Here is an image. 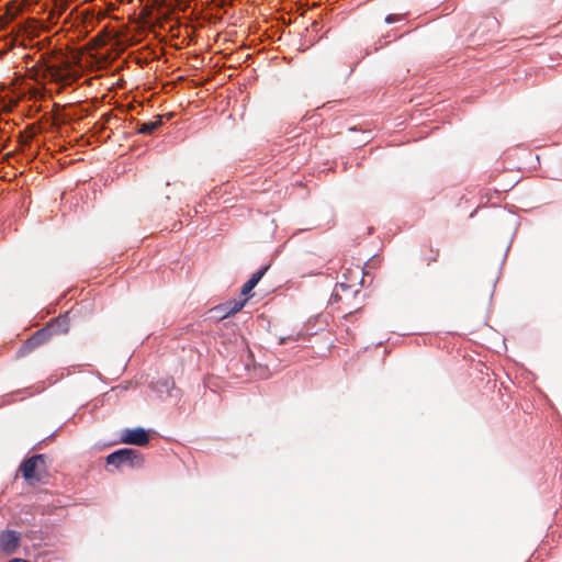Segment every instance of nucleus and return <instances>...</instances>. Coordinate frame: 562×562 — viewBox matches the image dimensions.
<instances>
[{
    "instance_id": "1",
    "label": "nucleus",
    "mask_w": 562,
    "mask_h": 562,
    "mask_svg": "<svg viewBox=\"0 0 562 562\" xmlns=\"http://www.w3.org/2000/svg\"><path fill=\"white\" fill-rule=\"evenodd\" d=\"M108 464L120 467L123 464H130L131 467L138 465L140 458L136 454L133 449H121L111 453L108 459Z\"/></svg>"
},
{
    "instance_id": "2",
    "label": "nucleus",
    "mask_w": 562,
    "mask_h": 562,
    "mask_svg": "<svg viewBox=\"0 0 562 562\" xmlns=\"http://www.w3.org/2000/svg\"><path fill=\"white\" fill-rule=\"evenodd\" d=\"M121 440L128 445L144 446L148 442L149 436L143 428L125 429L122 431Z\"/></svg>"
},
{
    "instance_id": "3",
    "label": "nucleus",
    "mask_w": 562,
    "mask_h": 562,
    "mask_svg": "<svg viewBox=\"0 0 562 562\" xmlns=\"http://www.w3.org/2000/svg\"><path fill=\"white\" fill-rule=\"evenodd\" d=\"M44 464V458L43 456H33L32 458L24 461V463L21 465V472L25 480L32 481V480H38V476L36 475V470L40 465Z\"/></svg>"
},
{
    "instance_id": "4",
    "label": "nucleus",
    "mask_w": 562,
    "mask_h": 562,
    "mask_svg": "<svg viewBox=\"0 0 562 562\" xmlns=\"http://www.w3.org/2000/svg\"><path fill=\"white\" fill-rule=\"evenodd\" d=\"M20 544L19 533L15 531L7 530L0 533V551L12 553Z\"/></svg>"
},
{
    "instance_id": "5",
    "label": "nucleus",
    "mask_w": 562,
    "mask_h": 562,
    "mask_svg": "<svg viewBox=\"0 0 562 562\" xmlns=\"http://www.w3.org/2000/svg\"><path fill=\"white\" fill-rule=\"evenodd\" d=\"M267 269H268V267L260 269L259 271L254 273L251 276V278L244 284V286L241 289V293L244 295H247L252 291V289L258 284V282L261 280V278L266 273Z\"/></svg>"
},
{
    "instance_id": "6",
    "label": "nucleus",
    "mask_w": 562,
    "mask_h": 562,
    "mask_svg": "<svg viewBox=\"0 0 562 562\" xmlns=\"http://www.w3.org/2000/svg\"><path fill=\"white\" fill-rule=\"evenodd\" d=\"M160 125V121L147 122L139 127V133L150 134Z\"/></svg>"
},
{
    "instance_id": "7",
    "label": "nucleus",
    "mask_w": 562,
    "mask_h": 562,
    "mask_svg": "<svg viewBox=\"0 0 562 562\" xmlns=\"http://www.w3.org/2000/svg\"><path fill=\"white\" fill-rule=\"evenodd\" d=\"M402 19H403V16L401 14H390L385 18V22L390 24V23L401 21Z\"/></svg>"
},
{
    "instance_id": "8",
    "label": "nucleus",
    "mask_w": 562,
    "mask_h": 562,
    "mask_svg": "<svg viewBox=\"0 0 562 562\" xmlns=\"http://www.w3.org/2000/svg\"><path fill=\"white\" fill-rule=\"evenodd\" d=\"M244 306V303H235L234 307L231 310V313L238 312Z\"/></svg>"
},
{
    "instance_id": "9",
    "label": "nucleus",
    "mask_w": 562,
    "mask_h": 562,
    "mask_svg": "<svg viewBox=\"0 0 562 562\" xmlns=\"http://www.w3.org/2000/svg\"><path fill=\"white\" fill-rule=\"evenodd\" d=\"M9 562H27V561L23 560V559H12Z\"/></svg>"
}]
</instances>
